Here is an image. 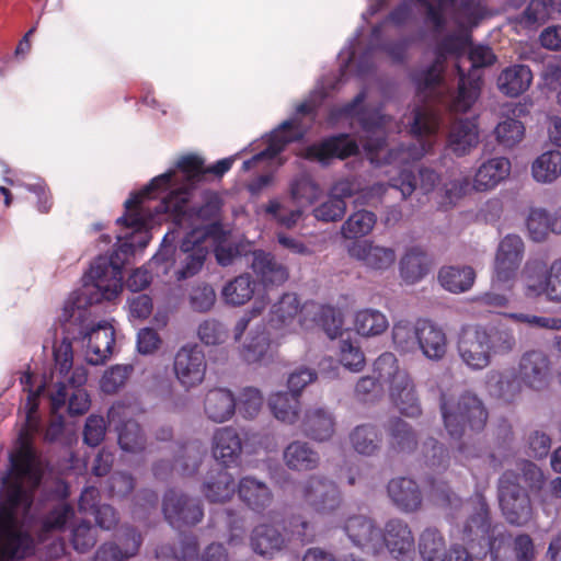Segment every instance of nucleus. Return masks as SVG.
<instances>
[{
    "label": "nucleus",
    "instance_id": "obj_1",
    "mask_svg": "<svg viewBox=\"0 0 561 561\" xmlns=\"http://www.w3.org/2000/svg\"><path fill=\"white\" fill-rule=\"evenodd\" d=\"M157 197L141 190L125 202V214L116 220L119 226L116 236L117 248L111 255L119 252L122 243H134L131 252L124 260L125 264L137 249H144L149 243L150 230L156 225H160L164 218H172L179 229L190 231L186 232L179 249L172 247L176 232H168L151 264L157 267L158 274H171V277L178 280L192 277L201 271L210 245L218 239V227L207 220L218 213L219 201L214 196L194 213L188 211L185 192L176 195V202L172 201V196L162 197L158 205L152 206L151 199Z\"/></svg>",
    "mask_w": 561,
    "mask_h": 561
},
{
    "label": "nucleus",
    "instance_id": "obj_2",
    "mask_svg": "<svg viewBox=\"0 0 561 561\" xmlns=\"http://www.w3.org/2000/svg\"><path fill=\"white\" fill-rule=\"evenodd\" d=\"M27 392L24 403L25 426L19 436V447L11 455V472L3 479L0 504V561L24 559L33 552L34 541L24 528V519L32 504V491L39 484L43 463L31 446L30 438L38 431L36 411L45 385L32 389L33 376L21 377Z\"/></svg>",
    "mask_w": 561,
    "mask_h": 561
},
{
    "label": "nucleus",
    "instance_id": "obj_3",
    "mask_svg": "<svg viewBox=\"0 0 561 561\" xmlns=\"http://www.w3.org/2000/svg\"><path fill=\"white\" fill-rule=\"evenodd\" d=\"M134 243L124 242L114 255L100 254L84 276L83 286L65 300L58 322L62 337L82 340L85 359L92 365L103 364L112 354L114 328L107 320H95L91 307L102 301H113L123 290L122 267Z\"/></svg>",
    "mask_w": 561,
    "mask_h": 561
},
{
    "label": "nucleus",
    "instance_id": "obj_4",
    "mask_svg": "<svg viewBox=\"0 0 561 561\" xmlns=\"http://www.w3.org/2000/svg\"><path fill=\"white\" fill-rule=\"evenodd\" d=\"M364 100L365 93H358L352 103L334 111L331 119L334 121L341 116L356 118L363 129L359 139L369 160L376 164H393L400 170L399 176L391 178L390 185L398 188L402 197L407 198L416 187L414 176L407 167L410 162L420 160L432 150L440 124L439 117L431 108L417 110L412 125L416 144L387 151V156H385V134L389 118L381 115L379 111L373 113L362 111L359 105Z\"/></svg>",
    "mask_w": 561,
    "mask_h": 561
},
{
    "label": "nucleus",
    "instance_id": "obj_5",
    "mask_svg": "<svg viewBox=\"0 0 561 561\" xmlns=\"http://www.w3.org/2000/svg\"><path fill=\"white\" fill-rule=\"evenodd\" d=\"M516 347L512 329L468 325L460 331L457 351L462 364L470 370L489 367L495 355H506Z\"/></svg>",
    "mask_w": 561,
    "mask_h": 561
},
{
    "label": "nucleus",
    "instance_id": "obj_6",
    "mask_svg": "<svg viewBox=\"0 0 561 561\" xmlns=\"http://www.w3.org/2000/svg\"><path fill=\"white\" fill-rule=\"evenodd\" d=\"M234 159V157L225 158L211 168L205 169L202 158L195 154H187L181 157L173 169L152 179L142 190L146 194H154V196H172L173 202H176V195L185 192L188 201L191 187L205 172L208 171L221 175L231 168Z\"/></svg>",
    "mask_w": 561,
    "mask_h": 561
},
{
    "label": "nucleus",
    "instance_id": "obj_7",
    "mask_svg": "<svg viewBox=\"0 0 561 561\" xmlns=\"http://www.w3.org/2000/svg\"><path fill=\"white\" fill-rule=\"evenodd\" d=\"M380 383L387 385L391 403L400 413L414 417L422 412L420 397L410 374L400 367L394 354L386 352L374 363Z\"/></svg>",
    "mask_w": 561,
    "mask_h": 561
},
{
    "label": "nucleus",
    "instance_id": "obj_8",
    "mask_svg": "<svg viewBox=\"0 0 561 561\" xmlns=\"http://www.w3.org/2000/svg\"><path fill=\"white\" fill-rule=\"evenodd\" d=\"M440 410L445 427L454 438L461 437L468 430H481L488 417L481 400L469 392L443 396Z\"/></svg>",
    "mask_w": 561,
    "mask_h": 561
},
{
    "label": "nucleus",
    "instance_id": "obj_9",
    "mask_svg": "<svg viewBox=\"0 0 561 561\" xmlns=\"http://www.w3.org/2000/svg\"><path fill=\"white\" fill-rule=\"evenodd\" d=\"M489 529L486 505L482 499H478L476 514L465 527L468 537L473 536L470 550L476 554V558L484 557L490 552L492 561H512L513 550L510 537L497 529H493V538L489 540L486 537Z\"/></svg>",
    "mask_w": 561,
    "mask_h": 561
},
{
    "label": "nucleus",
    "instance_id": "obj_10",
    "mask_svg": "<svg viewBox=\"0 0 561 561\" xmlns=\"http://www.w3.org/2000/svg\"><path fill=\"white\" fill-rule=\"evenodd\" d=\"M267 306V299L262 296L257 297L251 310L244 313L234 324L232 335L236 343L239 344V353L241 357L248 363H256L264 359L271 348L272 340L270 334L264 328L257 325L252 329L244 337L250 320L257 317Z\"/></svg>",
    "mask_w": 561,
    "mask_h": 561
},
{
    "label": "nucleus",
    "instance_id": "obj_11",
    "mask_svg": "<svg viewBox=\"0 0 561 561\" xmlns=\"http://www.w3.org/2000/svg\"><path fill=\"white\" fill-rule=\"evenodd\" d=\"M313 108V101L301 103L297 107L296 115L293 118L285 121L277 129L273 130L272 134L263 141L266 147L253 156L252 159L244 161L242 169L244 171H249L252 167L263 161L272 163L288 142L297 140L304 136L305 128L301 126L299 116L311 114Z\"/></svg>",
    "mask_w": 561,
    "mask_h": 561
},
{
    "label": "nucleus",
    "instance_id": "obj_12",
    "mask_svg": "<svg viewBox=\"0 0 561 561\" xmlns=\"http://www.w3.org/2000/svg\"><path fill=\"white\" fill-rule=\"evenodd\" d=\"M525 243L517 234H507L496 248L492 285L497 288L512 289L524 260Z\"/></svg>",
    "mask_w": 561,
    "mask_h": 561
},
{
    "label": "nucleus",
    "instance_id": "obj_13",
    "mask_svg": "<svg viewBox=\"0 0 561 561\" xmlns=\"http://www.w3.org/2000/svg\"><path fill=\"white\" fill-rule=\"evenodd\" d=\"M297 496L319 514H332L342 505L337 485L320 476H311L297 489Z\"/></svg>",
    "mask_w": 561,
    "mask_h": 561
},
{
    "label": "nucleus",
    "instance_id": "obj_14",
    "mask_svg": "<svg viewBox=\"0 0 561 561\" xmlns=\"http://www.w3.org/2000/svg\"><path fill=\"white\" fill-rule=\"evenodd\" d=\"M517 477L505 472L499 486V500L503 514L511 524L523 525L531 517L528 495L517 483Z\"/></svg>",
    "mask_w": 561,
    "mask_h": 561
},
{
    "label": "nucleus",
    "instance_id": "obj_15",
    "mask_svg": "<svg viewBox=\"0 0 561 561\" xmlns=\"http://www.w3.org/2000/svg\"><path fill=\"white\" fill-rule=\"evenodd\" d=\"M319 309L317 304H305L300 307L295 294H285L272 308V325L284 328L287 332H296L298 328L309 327L308 318Z\"/></svg>",
    "mask_w": 561,
    "mask_h": 561
},
{
    "label": "nucleus",
    "instance_id": "obj_16",
    "mask_svg": "<svg viewBox=\"0 0 561 561\" xmlns=\"http://www.w3.org/2000/svg\"><path fill=\"white\" fill-rule=\"evenodd\" d=\"M206 369L205 354L197 345H185L176 352L173 370L178 381L185 389L201 385L205 378Z\"/></svg>",
    "mask_w": 561,
    "mask_h": 561
},
{
    "label": "nucleus",
    "instance_id": "obj_17",
    "mask_svg": "<svg viewBox=\"0 0 561 561\" xmlns=\"http://www.w3.org/2000/svg\"><path fill=\"white\" fill-rule=\"evenodd\" d=\"M551 376V363L546 353L539 350L524 352L518 360L517 378L523 386L535 391L548 387Z\"/></svg>",
    "mask_w": 561,
    "mask_h": 561
},
{
    "label": "nucleus",
    "instance_id": "obj_18",
    "mask_svg": "<svg viewBox=\"0 0 561 561\" xmlns=\"http://www.w3.org/2000/svg\"><path fill=\"white\" fill-rule=\"evenodd\" d=\"M343 529L351 542L363 552L378 554L382 551L381 529L370 517L351 516L345 520Z\"/></svg>",
    "mask_w": 561,
    "mask_h": 561
},
{
    "label": "nucleus",
    "instance_id": "obj_19",
    "mask_svg": "<svg viewBox=\"0 0 561 561\" xmlns=\"http://www.w3.org/2000/svg\"><path fill=\"white\" fill-rule=\"evenodd\" d=\"M350 256L365 268L383 273L390 270L396 260V251L390 247H383L371 240H359L348 247Z\"/></svg>",
    "mask_w": 561,
    "mask_h": 561
},
{
    "label": "nucleus",
    "instance_id": "obj_20",
    "mask_svg": "<svg viewBox=\"0 0 561 561\" xmlns=\"http://www.w3.org/2000/svg\"><path fill=\"white\" fill-rule=\"evenodd\" d=\"M382 549L387 548L396 559H409L414 552V536L410 526L399 518L385 524L381 530Z\"/></svg>",
    "mask_w": 561,
    "mask_h": 561
},
{
    "label": "nucleus",
    "instance_id": "obj_21",
    "mask_svg": "<svg viewBox=\"0 0 561 561\" xmlns=\"http://www.w3.org/2000/svg\"><path fill=\"white\" fill-rule=\"evenodd\" d=\"M417 350L428 360H442L448 351L445 330L428 319H419Z\"/></svg>",
    "mask_w": 561,
    "mask_h": 561
},
{
    "label": "nucleus",
    "instance_id": "obj_22",
    "mask_svg": "<svg viewBox=\"0 0 561 561\" xmlns=\"http://www.w3.org/2000/svg\"><path fill=\"white\" fill-rule=\"evenodd\" d=\"M163 513L169 523L179 527L181 524L194 525L202 519L203 512L196 501L187 499L175 491H169L163 500Z\"/></svg>",
    "mask_w": 561,
    "mask_h": 561
},
{
    "label": "nucleus",
    "instance_id": "obj_23",
    "mask_svg": "<svg viewBox=\"0 0 561 561\" xmlns=\"http://www.w3.org/2000/svg\"><path fill=\"white\" fill-rule=\"evenodd\" d=\"M480 141V131L474 119H457L447 135V148L457 157L469 154Z\"/></svg>",
    "mask_w": 561,
    "mask_h": 561
},
{
    "label": "nucleus",
    "instance_id": "obj_24",
    "mask_svg": "<svg viewBox=\"0 0 561 561\" xmlns=\"http://www.w3.org/2000/svg\"><path fill=\"white\" fill-rule=\"evenodd\" d=\"M526 230L535 242L547 240L550 233L561 234V206L554 213L543 207H530L526 216Z\"/></svg>",
    "mask_w": 561,
    "mask_h": 561
},
{
    "label": "nucleus",
    "instance_id": "obj_25",
    "mask_svg": "<svg viewBox=\"0 0 561 561\" xmlns=\"http://www.w3.org/2000/svg\"><path fill=\"white\" fill-rule=\"evenodd\" d=\"M553 267L554 261L548 267L542 257H533L525 263L522 275L528 296L537 297L543 295L549 300V287L552 284Z\"/></svg>",
    "mask_w": 561,
    "mask_h": 561
},
{
    "label": "nucleus",
    "instance_id": "obj_26",
    "mask_svg": "<svg viewBox=\"0 0 561 561\" xmlns=\"http://www.w3.org/2000/svg\"><path fill=\"white\" fill-rule=\"evenodd\" d=\"M511 174V161L505 157H493L483 161L477 169L472 186L474 192L494 190Z\"/></svg>",
    "mask_w": 561,
    "mask_h": 561
},
{
    "label": "nucleus",
    "instance_id": "obj_27",
    "mask_svg": "<svg viewBox=\"0 0 561 561\" xmlns=\"http://www.w3.org/2000/svg\"><path fill=\"white\" fill-rule=\"evenodd\" d=\"M299 427L311 439L325 442L334 434L335 420L329 410L314 405L305 411Z\"/></svg>",
    "mask_w": 561,
    "mask_h": 561
},
{
    "label": "nucleus",
    "instance_id": "obj_28",
    "mask_svg": "<svg viewBox=\"0 0 561 561\" xmlns=\"http://www.w3.org/2000/svg\"><path fill=\"white\" fill-rule=\"evenodd\" d=\"M358 147L347 135L329 138L318 145L305 149L304 157L309 160L325 163L330 158L344 159L356 153Z\"/></svg>",
    "mask_w": 561,
    "mask_h": 561
},
{
    "label": "nucleus",
    "instance_id": "obj_29",
    "mask_svg": "<svg viewBox=\"0 0 561 561\" xmlns=\"http://www.w3.org/2000/svg\"><path fill=\"white\" fill-rule=\"evenodd\" d=\"M204 413L214 423L229 421L237 409L233 393L226 388H214L207 391L204 398Z\"/></svg>",
    "mask_w": 561,
    "mask_h": 561
},
{
    "label": "nucleus",
    "instance_id": "obj_30",
    "mask_svg": "<svg viewBox=\"0 0 561 561\" xmlns=\"http://www.w3.org/2000/svg\"><path fill=\"white\" fill-rule=\"evenodd\" d=\"M241 451V438L236 428L231 426H224L214 432L211 453L216 460L224 465L236 463Z\"/></svg>",
    "mask_w": 561,
    "mask_h": 561
},
{
    "label": "nucleus",
    "instance_id": "obj_31",
    "mask_svg": "<svg viewBox=\"0 0 561 561\" xmlns=\"http://www.w3.org/2000/svg\"><path fill=\"white\" fill-rule=\"evenodd\" d=\"M68 397V411L70 414H83L89 410L91 401L85 389H75L69 394L65 380L57 378L53 389L49 390L51 411L57 413L65 405Z\"/></svg>",
    "mask_w": 561,
    "mask_h": 561
},
{
    "label": "nucleus",
    "instance_id": "obj_32",
    "mask_svg": "<svg viewBox=\"0 0 561 561\" xmlns=\"http://www.w3.org/2000/svg\"><path fill=\"white\" fill-rule=\"evenodd\" d=\"M127 414L126 408L121 404L113 405L108 411V423L114 424L118 431V443L123 450L129 453L140 451L145 446V439L139 425L134 421H127L118 427L122 416Z\"/></svg>",
    "mask_w": 561,
    "mask_h": 561
},
{
    "label": "nucleus",
    "instance_id": "obj_33",
    "mask_svg": "<svg viewBox=\"0 0 561 561\" xmlns=\"http://www.w3.org/2000/svg\"><path fill=\"white\" fill-rule=\"evenodd\" d=\"M251 268L264 285H280L288 278L287 267L273 254L261 250L252 253Z\"/></svg>",
    "mask_w": 561,
    "mask_h": 561
},
{
    "label": "nucleus",
    "instance_id": "obj_34",
    "mask_svg": "<svg viewBox=\"0 0 561 561\" xmlns=\"http://www.w3.org/2000/svg\"><path fill=\"white\" fill-rule=\"evenodd\" d=\"M388 495L402 512H415L422 503L419 485L409 478L392 479L388 483Z\"/></svg>",
    "mask_w": 561,
    "mask_h": 561
},
{
    "label": "nucleus",
    "instance_id": "obj_35",
    "mask_svg": "<svg viewBox=\"0 0 561 561\" xmlns=\"http://www.w3.org/2000/svg\"><path fill=\"white\" fill-rule=\"evenodd\" d=\"M286 467L294 471H311L320 463V456L308 443L294 440L283 451Z\"/></svg>",
    "mask_w": 561,
    "mask_h": 561
},
{
    "label": "nucleus",
    "instance_id": "obj_36",
    "mask_svg": "<svg viewBox=\"0 0 561 561\" xmlns=\"http://www.w3.org/2000/svg\"><path fill=\"white\" fill-rule=\"evenodd\" d=\"M274 417L286 424H296L300 419V398L290 392L277 391L267 400Z\"/></svg>",
    "mask_w": 561,
    "mask_h": 561
},
{
    "label": "nucleus",
    "instance_id": "obj_37",
    "mask_svg": "<svg viewBox=\"0 0 561 561\" xmlns=\"http://www.w3.org/2000/svg\"><path fill=\"white\" fill-rule=\"evenodd\" d=\"M533 80L529 67L514 65L504 69L497 78V88L508 96H517L525 92Z\"/></svg>",
    "mask_w": 561,
    "mask_h": 561
},
{
    "label": "nucleus",
    "instance_id": "obj_38",
    "mask_svg": "<svg viewBox=\"0 0 561 561\" xmlns=\"http://www.w3.org/2000/svg\"><path fill=\"white\" fill-rule=\"evenodd\" d=\"M400 275L407 284L419 283L428 272V260L419 247L405 250L399 263Z\"/></svg>",
    "mask_w": 561,
    "mask_h": 561
},
{
    "label": "nucleus",
    "instance_id": "obj_39",
    "mask_svg": "<svg viewBox=\"0 0 561 561\" xmlns=\"http://www.w3.org/2000/svg\"><path fill=\"white\" fill-rule=\"evenodd\" d=\"M255 282L249 274H242L227 282L220 294L226 305L240 307L253 298Z\"/></svg>",
    "mask_w": 561,
    "mask_h": 561
},
{
    "label": "nucleus",
    "instance_id": "obj_40",
    "mask_svg": "<svg viewBox=\"0 0 561 561\" xmlns=\"http://www.w3.org/2000/svg\"><path fill=\"white\" fill-rule=\"evenodd\" d=\"M474 279L476 272L471 266H444L438 273L442 287L454 294L468 291Z\"/></svg>",
    "mask_w": 561,
    "mask_h": 561
},
{
    "label": "nucleus",
    "instance_id": "obj_41",
    "mask_svg": "<svg viewBox=\"0 0 561 561\" xmlns=\"http://www.w3.org/2000/svg\"><path fill=\"white\" fill-rule=\"evenodd\" d=\"M239 495L254 511L264 510L273 500L270 488L252 477H245L240 481Z\"/></svg>",
    "mask_w": 561,
    "mask_h": 561
},
{
    "label": "nucleus",
    "instance_id": "obj_42",
    "mask_svg": "<svg viewBox=\"0 0 561 561\" xmlns=\"http://www.w3.org/2000/svg\"><path fill=\"white\" fill-rule=\"evenodd\" d=\"M285 546L283 535L274 526L261 524L251 535V547L261 556H273Z\"/></svg>",
    "mask_w": 561,
    "mask_h": 561
},
{
    "label": "nucleus",
    "instance_id": "obj_43",
    "mask_svg": "<svg viewBox=\"0 0 561 561\" xmlns=\"http://www.w3.org/2000/svg\"><path fill=\"white\" fill-rule=\"evenodd\" d=\"M531 175L538 183H552L561 175V152L549 150L541 153L531 164Z\"/></svg>",
    "mask_w": 561,
    "mask_h": 561
},
{
    "label": "nucleus",
    "instance_id": "obj_44",
    "mask_svg": "<svg viewBox=\"0 0 561 561\" xmlns=\"http://www.w3.org/2000/svg\"><path fill=\"white\" fill-rule=\"evenodd\" d=\"M354 330L364 337H371L387 331L389 322L387 317L376 309H363L354 316Z\"/></svg>",
    "mask_w": 561,
    "mask_h": 561
},
{
    "label": "nucleus",
    "instance_id": "obj_45",
    "mask_svg": "<svg viewBox=\"0 0 561 561\" xmlns=\"http://www.w3.org/2000/svg\"><path fill=\"white\" fill-rule=\"evenodd\" d=\"M391 337L393 347L399 353H414L417 350L419 320L414 323L405 319L394 321Z\"/></svg>",
    "mask_w": 561,
    "mask_h": 561
},
{
    "label": "nucleus",
    "instance_id": "obj_46",
    "mask_svg": "<svg viewBox=\"0 0 561 561\" xmlns=\"http://www.w3.org/2000/svg\"><path fill=\"white\" fill-rule=\"evenodd\" d=\"M522 386L519 378L503 371L491 370L485 375V387L494 397L511 400L520 392Z\"/></svg>",
    "mask_w": 561,
    "mask_h": 561
},
{
    "label": "nucleus",
    "instance_id": "obj_47",
    "mask_svg": "<svg viewBox=\"0 0 561 561\" xmlns=\"http://www.w3.org/2000/svg\"><path fill=\"white\" fill-rule=\"evenodd\" d=\"M350 443L356 453L371 456L379 449L381 436L376 426L363 424L351 432Z\"/></svg>",
    "mask_w": 561,
    "mask_h": 561
},
{
    "label": "nucleus",
    "instance_id": "obj_48",
    "mask_svg": "<svg viewBox=\"0 0 561 561\" xmlns=\"http://www.w3.org/2000/svg\"><path fill=\"white\" fill-rule=\"evenodd\" d=\"M264 213L278 226L293 229L302 217V209L290 208L284 198H272L263 207Z\"/></svg>",
    "mask_w": 561,
    "mask_h": 561
},
{
    "label": "nucleus",
    "instance_id": "obj_49",
    "mask_svg": "<svg viewBox=\"0 0 561 561\" xmlns=\"http://www.w3.org/2000/svg\"><path fill=\"white\" fill-rule=\"evenodd\" d=\"M204 492L211 502H225L234 494L236 484L232 476L226 470H219L205 483Z\"/></svg>",
    "mask_w": 561,
    "mask_h": 561
},
{
    "label": "nucleus",
    "instance_id": "obj_50",
    "mask_svg": "<svg viewBox=\"0 0 561 561\" xmlns=\"http://www.w3.org/2000/svg\"><path fill=\"white\" fill-rule=\"evenodd\" d=\"M289 193L295 203L312 205L322 195V188L311 176L302 174L290 183Z\"/></svg>",
    "mask_w": 561,
    "mask_h": 561
},
{
    "label": "nucleus",
    "instance_id": "obj_51",
    "mask_svg": "<svg viewBox=\"0 0 561 561\" xmlns=\"http://www.w3.org/2000/svg\"><path fill=\"white\" fill-rule=\"evenodd\" d=\"M140 546V536L130 530L127 534V542L124 550L114 543L103 545L95 554V561H123L126 558L134 556Z\"/></svg>",
    "mask_w": 561,
    "mask_h": 561
},
{
    "label": "nucleus",
    "instance_id": "obj_52",
    "mask_svg": "<svg viewBox=\"0 0 561 561\" xmlns=\"http://www.w3.org/2000/svg\"><path fill=\"white\" fill-rule=\"evenodd\" d=\"M419 550L424 561H445V541L436 529L427 528L421 534Z\"/></svg>",
    "mask_w": 561,
    "mask_h": 561
},
{
    "label": "nucleus",
    "instance_id": "obj_53",
    "mask_svg": "<svg viewBox=\"0 0 561 561\" xmlns=\"http://www.w3.org/2000/svg\"><path fill=\"white\" fill-rule=\"evenodd\" d=\"M376 225V216L368 210H358L352 214L342 226V234L347 239H355L368 234Z\"/></svg>",
    "mask_w": 561,
    "mask_h": 561
},
{
    "label": "nucleus",
    "instance_id": "obj_54",
    "mask_svg": "<svg viewBox=\"0 0 561 561\" xmlns=\"http://www.w3.org/2000/svg\"><path fill=\"white\" fill-rule=\"evenodd\" d=\"M388 432L391 446L400 451H411L416 445L415 435L409 424L400 419L389 422Z\"/></svg>",
    "mask_w": 561,
    "mask_h": 561
},
{
    "label": "nucleus",
    "instance_id": "obj_55",
    "mask_svg": "<svg viewBox=\"0 0 561 561\" xmlns=\"http://www.w3.org/2000/svg\"><path fill=\"white\" fill-rule=\"evenodd\" d=\"M494 134L501 146L512 148L524 138L525 127L517 119L505 118L496 125Z\"/></svg>",
    "mask_w": 561,
    "mask_h": 561
},
{
    "label": "nucleus",
    "instance_id": "obj_56",
    "mask_svg": "<svg viewBox=\"0 0 561 561\" xmlns=\"http://www.w3.org/2000/svg\"><path fill=\"white\" fill-rule=\"evenodd\" d=\"M263 405V396L260 390L255 388L243 389L237 400V409L240 414L245 419L255 417Z\"/></svg>",
    "mask_w": 561,
    "mask_h": 561
},
{
    "label": "nucleus",
    "instance_id": "obj_57",
    "mask_svg": "<svg viewBox=\"0 0 561 561\" xmlns=\"http://www.w3.org/2000/svg\"><path fill=\"white\" fill-rule=\"evenodd\" d=\"M197 335L205 345H219L227 340L228 332L218 320L207 319L198 325Z\"/></svg>",
    "mask_w": 561,
    "mask_h": 561
},
{
    "label": "nucleus",
    "instance_id": "obj_58",
    "mask_svg": "<svg viewBox=\"0 0 561 561\" xmlns=\"http://www.w3.org/2000/svg\"><path fill=\"white\" fill-rule=\"evenodd\" d=\"M317 377V371L310 367H296L287 377V387L289 392L300 398L304 389L308 385L314 382Z\"/></svg>",
    "mask_w": 561,
    "mask_h": 561
},
{
    "label": "nucleus",
    "instance_id": "obj_59",
    "mask_svg": "<svg viewBox=\"0 0 561 561\" xmlns=\"http://www.w3.org/2000/svg\"><path fill=\"white\" fill-rule=\"evenodd\" d=\"M340 363L353 373L360 371L365 366V356L357 345L342 341L340 345Z\"/></svg>",
    "mask_w": 561,
    "mask_h": 561
},
{
    "label": "nucleus",
    "instance_id": "obj_60",
    "mask_svg": "<svg viewBox=\"0 0 561 561\" xmlns=\"http://www.w3.org/2000/svg\"><path fill=\"white\" fill-rule=\"evenodd\" d=\"M216 301V293L210 285L201 284L190 293V305L197 312L209 311Z\"/></svg>",
    "mask_w": 561,
    "mask_h": 561
},
{
    "label": "nucleus",
    "instance_id": "obj_61",
    "mask_svg": "<svg viewBox=\"0 0 561 561\" xmlns=\"http://www.w3.org/2000/svg\"><path fill=\"white\" fill-rule=\"evenodd\" d=\"M321 316V324L330 339H335L342 333L343 317L340 310L332 307H320L312 317Z\"/></svg>",
    "mask_w": 561,
    "mask_h": 561
},
{
    "label": "nucleus",
    "instance_id": "obj_62",
    "mask_svg": "<svg viewBox=\"0 0 561 561\" xmlns=\"http://www.w3.org/2000/svg\"><path fill=\"white\" fill-rule=\"evenodd\" d=\"M55 369L53 378H56L57 371L66 380L67 375L72 367V346L68 337H62L58 345L54 346Z\"/></svg>",
    "mask_w": 561,
    "mask_h": 561
},
{
    "label": "nucleus",
    "instance_id": "obj_63",
    "mask_svg": "<svg viewBox=\"0 0 561 561\" xmlns=\"http://www.w3.org/2000/svg\"><path fill=\"white\" fill-rule=\"evenodd\" d=\"M130 369L128 366L116 365L105 370L101 378V389L105 393L116 392L127 380Z\"/></svg>",
    "mask_w": 561,
    "mask_h": 561
},
{
    "label": "nucleus",
    "instance_id": "obj_64",
    "mask_svg": "<svg viewBox=\"0 0 561 561\" xmlns=\"http://www.w3.org/2000/svg\"><path fill=\"white\" fill-rule=\"evenodd\" d=\"M346 210V204L340 198H330L312 210L316 219L321 221H336L341 219Z\"/></svg>",
    "mask_w": 561,
    "mask_h": 561
}]
</instances>
